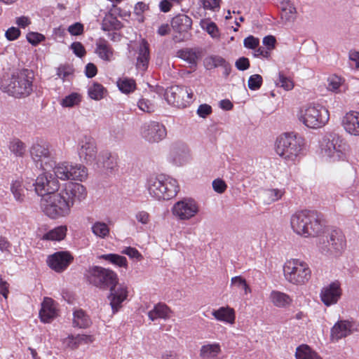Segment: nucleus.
I'll use <instances>...</instances> for the list:
<instances>
[{
    "instance_id": "obj_1",
    "label": "nucleus",
    "mask_w": 359,
    "mask_h": 359,
    "mask_svg": "<svg viewBox=\"0 0 359 359\" xmlns=\"http://www.w3.org/2000/svg\"><path fill=\"white\" fill-rule=\"evenodd\" d=\"M87 196L86 187L79 183H67L55 193L41 200V208L49 218L57 219L67 217L75 202H81Z\"/></svg>"
},
{
    "instance_id": "obj_2",
    "label": "nucleus",
    "mask_w": 359,
    "mask_h": 359,
    "mask_svg": "<svg viewBox=\"0 0 359 359\" xmlns=\"http://www.w3.org/2000/svg\"><path fill=\"white\" fill-rule=\"evenodd\" d=\"M290 225L293 231L305 238L318 237L325 231L323 216L316 210H303L292 215Z\"/></svg>"
},
{
    "instance_id": "obj_3",
    "label": "nucleus",
    "mask_w": 359,
    "mask_h": 359,
    "mask_svg": "<svg viewBox=\"0 0 359 359\" xmlns=\"http://www.w3.org/2000/svg\"><path fill=\"white\" fill-rule=\"evenodd\" d=\"M319 148L322 158L327 162L346 161L350 156L347 141L335 132L326 133L319 141Z\"/></svg>"
},
{
    "instance_id": "obj_4",
    "label": "nucleus",
    "mask_w": 359,
    "mask_h": 359,
    "mask_svg": "<svg viewBox=\"0 0 359 359\" xmlns=\"http://www.w3.org/2000/svg\"><path fill=\"white\" fill-rule=\"evenodd\" d=\"M33 82V72L22 69L14 72L8 78H4L1 81L0 88L3 92L15 97H25L32 93Z\"/></svg>"
},
{
    "instance_id": "obj_5",
    "label": "nucleus",
    "mask_w": 359,
    "mask_h": 359,
    "mask_svg": "<svg viewBox=\"0 0 359 359\" xmlns=\"http://www.w3.org/2000/svg\"><path fill=\"white\" fill-rule=\"evenodd\" d=\"M305 140L295 133H285L275 142V151L285 162L295 163L304 156Z\"/></svg>"
},
{
    "instance_id": "obj_6",
    "label": "nucleus",
    "mask_w": 359,
    "mask_h": 359,
    "mask_svg": "<svg viewBox=\"0 0 359 359\" xmlns=\"http://www.w3.org/2000/svg\"><path fill=\"white\" fill-rule=\"evenodd\" d=\"M147 187L150 196L157 200H169L175 197L180 188L175 179L165 175L151 176Z\"/></svg>"
},
{
    "instance_id": "obj_7",
    "label": "nucleus",
    "mask_w": 359,
    "mask_h": 359,
    "mask_svg": "<svg viewBox=\"0 0 359 359\" xmlns=\"http://www.w3.org/2000/svg\"><path fill=\"white\" fill-rule=\"evenodd\" d=\"M319 251L330 258H337L342 255L346 248V239L339 229H332L327 236V241H320Z\"/></svg>"
},
{
    "instance_id": "obj_8",
    "label": "nucleus",
    "mask_w": 359,
    "mask_h": 359,
    "mask_svg": "<svg viewBox=\"0 0 359 359\" xmlns=\"http://www.w3.org/2000/svg\"><path fill=\"white\" fill-rule=\"evenodd\" d=\"M299 119L306 127L319 128L324 126L330 119L329 111L320 104H310L302 110Z\"/></svg>"
},
{
    "instance_id": "obj_9",
    "label": "nucleus",
    "mask_w": 359,
    "mask_h": 359,
    "mask_svg": "<svg viewBox=\"0 0 359 359\" xmlns=\"http://www.w3.org/2000/svg\"><path fill=\"white\" fill-rule=\"evenodd\" d=\"M87 280L93 285L107 290L118 283V276L112 270L99 266L88 269L86 273Z\"/></svg>"
},
{
    "instance_id": "obj_10",
    "label": "nucleus",
    "mask_w": 359,
    "mask_h": 359,
    "mask_svg": "<svg viewBox=\"0 0 359 359\" xmlns=\"http://www.w3.org/2000/svg\"><path fill=\"white\" fill-rule=\"evenodd\" d=\"M284 275L290 283L294 285H303L310 280L311 271L306 262L294 259L285 263Z\"/></svg>"
},
{
    "instance_id": "obj_11",
    "label": "nucleus",
    "mask_w": 359,
    "mask_h": 359,
    "mask_svg": "<svg viewBox=\"0 0 359 359\" xmlns=\"http://www.w3.org/2000/svg\"><path fill=\"white\" fill-rule=\"evenodd\" d=\"M53 172L56 178L61 180H76L83 182L88 176L87 168L79 163L63 161L55 164Z\"/></svg>"
},
{
    "instance_id": "obj_12",
    "label": "nucleus",
    "mask_w": 359,
    "mask_h": 359,
    "mask_svg": "<svg viewBox=\"0 0 359 359\" xmlns=\"http://www.w3.org/2000/svg\"><path fill=\"white\" fill-rule=\"evenodd\" d=\"M164 96L169 104L184 108L191 102L193 93L185 86H174L166 89Z\"/></svg>"
},
{
    "instance_id": "obj_13",
    "label": "nucleus",
    "mask_w": 359,
    "mask_h": 359,
    "mask_svg": "<svg viewBox=\"0 0 359 359\" xmlns=\"http://www.w3.org/2000/svg\"><path fill=\"white\" fill-rule=\"evenodd\" d=\"M29 153L32 159L39 166L43 169L46 170L48 165L52 167L53 156L49 149V144L46 142L40 140L34 142L29 149Z\"/></svg>"
},
{
    "instance_id": "obj_14",
    "label": "nucleus",
    "mask_w": 359,
    "mask_h": 359,
    "mask_svg": "<svg viewBox=\"0 0 359 359\" xmlns=\"http://www.w3.org/2000/svg\"><path fill=\"white\" fill-rule=\"evenodd\" d=\"M32 187H34V191L38 196L44 198L57 191L60 183L55 175L44 172L36 177Z\"/></svg>"
},
{
    "instance_id": "obj_15",
    "label": "nucleus",
    "mask_w": 359,
    "mask_h": 359,
    "mask_svg": "<svg viewBox=\"0 0 359 359\" xmlns=\"http://www.w3.org/2000/svg\"><path fill=\"white\" fill-rule=\"evenodd\" d=\"M199 212V205L193 198H184L176 202L172 208L173 216L180 221L189 220Z\"/></svg>"
},
{
    "instance_id": "obj_16",
    "label": "nucleus",
    "mask_w": 359,
    "mask_h": 359,
    "mask_svg": "<svg viewBox=\"0 0 359 359\" xmlns=\"http://www.w3.org/2000/svg\"><path fill=\"white\" fill-rule=\"evenodd\" d=\"M78 154L86 163L93 165L97 157L95 140L89 135H83L78 140Z\"/></svg>"
},
{
    "instance_id": "obj_17",
    "label": "nucleus",
    "mask_w": 359,
    "mask_h": 359,
    "mask_svg": "<svg viewBox=\"0 0 359 359\" xmlns=\"http://www.w3.org/2000/svg\"><path fill=\"white\" fill-rule=\"evenodd\" d=\"M140 135L143 139L149 142H158L166 137L167 130L163 123L150 121L142 124Z\"/></svg>"
},
{
    "instance_id": "obj_18",
    "label": "nucleus",
    "mask_w": 359,
    "mask_h": 359,
    "mask_svg": "<svg viewBox=\"0 0 359 359\" xmlns=\"http://www.w3.org/2000/svg\"><path fill=\"white\" fill-rule=\"evenodd\" d=\"M74 260L69 251H58L48 256L47 265L57 273H62L67 269Z\"/></svg>"
},
{
    "instance_id": "obj_19",
    "label": "nucleus",
    "mask_w": 359,
    "mask_h": 359,
    "mask_svg": "<svg viewBox=\"0 0 359 359\" xmlns=\"http://www.w3.org/2000/svg\"><path fill=\"white\" fill-rule=\"evenodd\" d=\"M341 295L342 289L341 283L338 280H334L325 285L322 287L320 292V300L326 306L336 304Z\"/></svg>"
},
{
    "instance_id": "obj_20",
    "label": "nucleus",
    "mask_w": 359,
    "mask_h": 359,
    "mask_svg": "<svg viewBox=\"0 0 359 359\" xmlns=\"http://www.w3.org/2000/svg\"><path fill=\"white\" fill-rule=\"evenodd\" d=\"M359 331L358 325L353 320H338L331 329V337L334 340H339Z\"/></svg>"
},
{
    "instance_id": "obj_21",
    "label": "nucleus",
    "mask_w": 359,
    "mask_h": 359,
    "mask_svg": "<svg viewBox=\"0 0 359 359\" xmlns=\"http://www.w3.org/2000/svg\"><path fill=\"white\" fill-rule=\"evenodd\" d=\"M108 299L110 302L113 313H116L122 306V303L128 297V287L124 284H116L109 288Z\"/></svg>"
},
{
    "instance_id": "obj_22",
    "label": "nucleus",
    "mask_w": 359,
    "mask_h": 359,
    "mask_svg": "<svg viewBox=\"0 0 359 359\" xmlns=\"http://www.w3.org/2000/svg\"><path fill=\"white\" fill-rule=\"evenodd\" d=\"M58 316L57 303L50 297H44L39 311V318L41 322L50 323Z\"/></svg>"
},
{
    "instance_id": "obj_23",
    "label": "nucleus",
    "mask_w": 359,
    "mask_h": 359,
    "mask_svg": "<svg viewBox=\"0 0 359 359\" xmlns=\"http://www.w3.org/2000/svg\"><path fill=\"white\" fill-rule=\"evenodd\" d=\"M116 160V156L112 155L108 151H103L98 154L95 162H94L92 165H93L95 169H97L100 171L111 172L117 165Z\"/></svg>"
},
{
    "instance_id": "obj_24",
    "label": "nucleus",
    "mask_w": 359,
    "mask_h": 359,
    "mask_svg": "<svg viewBox=\"0 0 359 359\" xmlns=\"http://www.w3.org/2000/svg\"><path fill=\"white\" fill-rule=\"evenodd\" d=\"M137 53V69L142 72L147 71L150 61V48L149 44L145 39H140Z\"/></svg>"
},
{
    "instance_id": "obj_25",
    "label": "nucleus",
    "mask_w": 359,
    "mask_h": 359,
    "mask_svg": "<svg viewBox=\"0 0 359 359\" xmlns=\"http://www.w3.org/2000/svg\"><path fill=\"white\" fill-rule=\"evenodd\" d=\"M342 125L345 131L354 136H359V112L351 111L343 118Z\"/></svg>"
},
{
    "instance_id": "obj_26",
    "label": "nucleus",
    "mask_w": 359,
    "mask_h": 359,
    "mask_svg": "<svg viewBox=\"0 0 359 359\" xmlns=\"http://www.w3.org/2000/svg\"><path fill=\"white\" fill-rule=\"evenodd\" d=\"M95 53L102 60L109 62L114 55V49L104 38H99L95 42Z\"/></svg>"
},
{
    "instance_id": "obj_27",
    "label": "nucleus",
    "mask_w": 359,
    "mask_h": 359,
    "mask_svg": "<svg viewBox=\"0 0 359 359\" xmlns=\"http://www.w3.org/2000/svg\"><path fill=\"white\" fill-rule=\"evenodd\" d=\"M94 338L92 335L88 334H70L63 340V344L71 349H76L81 345L93 343Z\"/></svg>"
},
{
    "instance_id": "obj_28",
    "label": "nucleus",
    "mask_w": 359,
    "mask_h": 359,
    "mask_svg": "<svg viewBox=\"0 0 359 359\" xmlns=\"http://www.w3.org/2000/svg\"><path fill=\"white\" fill-rule=\"evenodd\" d=\"M176 56L187 62L190 68L195 69L200 57V53L196 49L185 48L178 50Z\"/></svg>"
},
{
    "instance_id": "obj_29",
    "label": "nucleus",
    "mask_w": 359,
    "mask_h": 359,
    "mask_svg": "<svg viewBox=\"0 0 359 359\" xmlns=\"http://www.w3.org/2000/svg\"><path fill=\"white\" fill-rule=\"evenodd\" d=\"M191 18L184 14L176 15L171 21L172 29L179 33L188 32L191 28Z\"/></svg>"
},
{
    "instance_id": "obj_30",
    "label": "nucleus",
    "mask_w": 359,
    "mask_h": 359,
    "mask_svg": "<svg viewBox=\"0 0 359 359\" xmlns=\"http://www.w3.org/2000/svg\"><path fill=\"white\" fill-rule=\"evenodd\" d=\"M172 311L164 303H158L148 312V317L151 321L158 319L167 320L170 317Z\"/></svg>"
},
{
    "instance_id": "obj_31",
    "label": "nucleus",
    "mask_w": 359,
    "mask_h": 359,
    "mask_svg": "<svg viewBox=\"0 0 359 359\" xmlns=\"http://www.w3.org/2000/svg\"><path fill=\"white\" fill-rule=\"evenodd\" d=\"M72 325L74 327L86 329L92 325V320L85 311L76 309L73 312Z\"/></svg>"
},
{
    "instance_id": "obj_32",
    "label": "nucleus",
    "mask_w": 359,
    "mask_h": 359,
    "mask_svg": "<svg viewBox=\"0 0 359 359\" xmlns=\"http://www.w3.org/2000/svg\"><path fill=\"white\" fill-rule=\"evenodd\" d=\"M191 158L189 149L183 147L181 149H175L170 154V161L177 166L187 163Z\"/></svg>"
},
{
    "instance_id": "obj_33",
    "label": "nucleus",
    "mask_w": 359,
    "mask_h": 359,
    "mask_svg": "<svg viewBox=\"0 0 359 359\" xmlns=\"http://www.w3.org/2000/svg\"><path fill=\"white\" fill-rule=\"evenodd\" d=\"M212 315L219 321L233 324L235 321L234 310L229 306L220 307L212 311Z\"/></svg>"
},
{
    "instance_id": "obj_34",
    "label": "nucleus",
    "mask_w": 359,
    "mask_h": 359,
    "mask_svg": "<svg viewBox=\"0 0 359 359\" xmlns=\"http://www.w3.org/2000/svg\"><path fill=\"white\" fill-rule=\"evenodd\" d=\"M67 231L66 226H58L44 233L41 239L43 241H60L65 238Z\"/></svg>"
},
{
    "instance_id": "obj_35",
    "label": "nucleus",
    "mask_w": 359,
    "mask_h": 359,
    "mask_svg": "<svg viewBox=\"0 0 359 359\" xmlns=\"http://www.w3.org/2000/svg\"><path fill=\"white\" fill-rule=\"evenodd\" d=\"M220 351L221 347L218 343L206 344L202 346L200 355L201 359H217Z\"/></svg>"
},
{
    "instance_id": "obj_36",
    "label": "nucleus",
    "mask_w": 359,
    "mask_h": 359,
    "mask_svg": "<svg viewBox=\"0 0 359 359\" xmlns=\"http://www.w3.org/2000/svg\"><path fill=\"white\" fill-rule=\"evenodd\" d=\"M270 297L273 304L277 307H286L292 301L288 294L279 291H272Z\"/></svg>"
},
{
    "instance_id": "obj_37",
    "label": "nucleus",
    "mask_w": 359,
    "mask_h": 359,
    "mask_svg": "<svg viewBox=\"0 0 359 359\" xmlns=\"http://www.w3.org/2000/svg\"><path fill=\"white\" fill-rule=\"evenodd\" d=\"M118 90L124 94H130L136 89L135 80L128 77L119 78L116 81Z\"/></svg>"
},
{
    "instance_id": "obj_38",
    "label": "nucleus",
    "mask_w": 359,
    "mask_h": 359,
    "mask_svg": "<svg viewBox=\"0 0 359 359\" xmlns=\"http://www.w3.org/2000/svg\"><path fill=\"white\" fill-rule=\"evenodd\" d=\"M99 259H103L109 264L119 267H126L127 259L125 257L113 253L104 254L97 257Z\"/></svg>"
},
{
    "instance_id": "obj_39",
    "label": "nucleus",
    "mask_w": 359,
    "mask_h": 359,
    "mask_svg": "<svg viewBox=\"0 0 359 359\" xmlns=\"http://www.w3.org/2000/svg\"><path fill=\"white\" fill-rule=\"evenodd\" d=\"M121 27V22L111 14L107 15L102 20V29L104 32L116 31Z\"/></svg>"
},
{
    "instance_id": "obj_40",
    "label": "nucleus",
    "mask_w": 359,
    "mask_h": 359,
    "mask_svg": "<svg viewBox=\"0 0 359 359\" xmlns=\"http://www.w3.org/2000/svg\"><path fill=\"white\" fill-rule=\"evenodd\" d=\"M296 359H322V358L307 345H301L297 348Z\"/></svg>"
},
{
    "instance_id": "obj_41",
    "label": "nucleus",
    "mask_w": 359,
    "mask_h": 359,
    "mask_svg": "<svg viewBox=\"0 0 359 359\" xmlns=\"http://www.w3.org/2000/svg\"><path fill=\"white\" fill-rule=\"evenodd\" d=\"M10 151L16 157H23L26 152V145L18 138H13L8 144Z\"/></svg>"
},
{
    "instance_id": "obj_42",
    "label": "nucleus",
    "mask_w": 359,
    "mask_h": 359,
    "mask_svg": "<svg viewBox=\"0 0 359 359\" xmlns=\"http://www.w3.org/2000/svg\"><path fill=\"white\" fill-rule=\"evenodd\" d=\"M200 26L202 29L207 32L212 38L219 39L220 37V33L217 25L210 19L201 20L200 21Z\"/></svg>"
},
{
    "instance_id": "obj_43",
    "label": "nucleus",
    "mask_w": 359,
    "mask_h": 359,
    "mask_svg": "<svg viewBox=\"0 0 359 359\" xmlns=\"http://www.w3.org/2000/svg\"><path fill=\"white\" fill-rule=\"evenodd\" d=\"M82 101V96L78 93L73 92L65 96L60 101L62 107L72 108L80 104Z\"/></svg>"
},
{
    "instance_id": "obj_44",
    "label": "nucleus",
    "mask_w": 359,
    "mask_h": 359,
    "mask_svg": "<svg viewBox=\"0 0 359 359\" xmlns=\"http://www.w3.org/2000/svg\"><path fill=\"white\" fill-rule=\"evenodd\" d=\"M105 88L100 83L94 82L88 88V95L92 100H100L104 97Z\"/></svg>"
},
{
    "instance_id": "obj_45",
    "label": "nucleus",
    "mask_w": 359,
    "mask_h": 359,
    "mask_svg": "<svg viewBox=\"0 0 359 359\" xmlns=\"http://www.w3.org/2000/svg\"><path fill=\"white\" fill-rule=\"evenodd\" d=\"M93 233L97 238H105L109 234V227L104 222H95L91 226Z\"/></svg>"
},
{
    "instance_id": "obj_46",
    "label": "nucleus",
    "mask_w": 359,
    "mask_h": 359,
    "mask_svg": "<svg viewBox=\"0 0 359 359\" xmlns=\"http://www.w3.org/2000/svg\"><path fill=\"white\" fill-rule=\"evenodd\" d=\"M24 188H25L27 190L29 189V187L22 186V182L18 180H15L12 182L11 186V190L16 201H23L25 196Z\"/></svg>"
},
{
    "instance_id": "obj_47",
    "label": "nucleus",
    "mask_w": 359,
    "mask_h": 359,
    "mask_svg": "<svg viewBox=\"0 0 359 359\" xmlns=\"http://www.w3.org/2000/svg\"><path fill=\"white\" fill-rule=\"evenodd\" d=\"M226 60L219 55H212L205 60V67L207 69H212L225 65Z\"/></svg>"
},
{
    "instance_id": "obj_48",
    "label": "nucleus",
    "mask_w": 359,
    "mask_h": 359,
    "mask_svg": "<svg viewBox=\"0 0 359 359\" xmlns=\"http://www.w3.org/2000/svg\"><path fill=\"white\" fill-rule=\"evenodd\" d=\"M231 286L236 287L238 290L243 291L244 294H247L251 292V289L248 285L245 279L240 276L233 277L231 280Z\"/></svg>"
},
{
    "instance_id": "obj_49",
    "label": "nucleus",
    "mask_w": 359,
    "mask_h": 359,
    "mask_svg": "<svg viewBox=\"0 0 359 359\" xmlns=\"http://www.w3.org/2000/svg\"><path fill=\"white\" fill-rule=\"evenodd\" d=\"M285 194V189H269L265 191V194L268 198L269 203L278 201L282 198Z\"/></svg>"
},
{
    "instance_id": "obj_50",
    "label": "nucleus",
    "mask_w": 359,
    "mask_h": 359,
    "mask_svg": "<svg viewBox=\"0 0 359 359\" xmlns=\"http://www.w3.org/2000/svg\"><path fill=\"white\" fill-rule=\"evenodd\" d=\"M137 105L140 110L145 113L151 114L156 110L155 104L151 100L144 97L140 98Z\"/></svg>"
},
{
    "instance_id": "obj_51",
    "label": "nucleus",
    "mask_w": 359,
    "mask_h": 359,
    "mask_svg": "<svg viewBox=\"0 0 359 359\" xmlns=\"http://www.w3.org/2000/svg\"><path fill=\"white\" fill-rule=\"evenodd\" d=\"M343 83L341 77L337 75H332L327 79V89L330 91L337 93L340 90V87Z\"/></svg>"
},
{
    "instance_id": "obj_52",
    "label": "nucleus",
    "mask_w": 359,
    "mask_h": 359,
    "mask_svg": "<svg viewBox=\"0 0 359 359\" xmlns=\"http://www.w3.org/2000/svg\"><path fill=\"white\" fill-rule=\"evenodd\" d=\"M276 85L285 90H290L294 88V83L292 79L285 76L282 72L278 73V80L276 81Z\"/></svg>"
},
{
    "instance_id": "obj_53",
    "label": "nucleus",
    "mask_w": 359,
    "mask_h": 359,
    "mask_svg": "<svg viewBox=\"0 0 359 359\" xmlns=\"http://www.w3.org/2000/svg\"><path fill=\"white\" fill-rule=\"evenodd\" d=\"M262 83L263 79L262 76L259 74H253L250 76L248 86L251 90H257L261 88Z\"/></svg>"
},
{
    "instance_id": "obj_54",
    "label": "nucleus",
    "mask_w": 359,
    "mask_h": 359,
    "mask_svg": "<svg viewBox=\"0 0 359 359\" xmlns=\"http://www.w3.org/2000/svg\"><path fill=\"white\" fill-rule=\"evenodd\" d=\"M26 38L28 42L33 46H36L39 43L45 40V36L43 34L33 32H29L27 34Z\"/></svg>"
},
{
    "instance_id": "obj_55",
    "label": "nucleus",
    "mask_w": 359,
    "mask_h": 359,
    "mask_svg": "<svg viewBox=\"0 0 359 359\" xmlns=\"http://www.w3.org/2000/svg\"><path fill=\"white\" fill-rule=\"evenodd\" d=\"M70 48L72 50L73 53L79 57H83L86 53L84 46L81 42L79 41L73 42L71 44Z\"/></svg>"
},
{
    "instance_id": "obj_56",
    "label": "nucleus",
    "mask_w": 359,
    "mask_h": 359,
    "mask_svg": "<svg viewBox=\"0 0 359 359\" xmlns=\"http://www.w3.org/2000/svg\"><path fill=\"white\" fill-rule=\"evenodd\" d=\"M244 46L249 49L255 50L259 45V40L253 36L246 37L243 41Z\"/></svg>"
},
{
    "instance_id": "obj_57",
    "label": "nucleus",
    "mask_w": 359,
    "mask_h": 359,
    "mask_svg": "<svg viewBox=\"0 0 359 359\" xmlns=\"http://www.w3.org/2000/svg\"><path fill=\"white\" fill-rule=\"evenodd\" d=\"M68 32L72 36H79L83 32V25L80 22H75L68 27Z\"/></svg>"
},
{
    "instance_id": "obj_58",
    "label": "nucleus",
    "mask_w": 359,
    "mask_h": 359,
    "mask_svg": "<svg viewBox=\"0 0 359 359\" xmlns=\"http://www.w3.org/2000/svg\"><path fill=\"white\" fill-rule=\"evenodd\" d=\"M20 35V31L18 28L11 27L7 29L5 33V36L8 41H14L17 39Z\"/></svg>"
},
{
    "instance_id": "obj_59",
    "label": "nucleus",
    "mask_w": 359,
    "mask_h": 359,
    "mask_svg": "<svg viewBox=\"0 0 359 359\" xmlns=\"http://www.w3.org/2000/svg\"><path fill=\"white\" fill-rule=\"evenodd\" d=\"M236 67L240 71H245L250 67L249 59L245 57H239L235 63Z\"/></svg>"
},
{
    "instance_id": "obj_60",
    "label": "nucleus",
    "mask_w": 359,
    "mask_h": 359,
    "mask_svg": "<svg viewBox=\"0 0 359 359\" xmlns=\"http://www.w3.org/2000/svg\"><path fill=\"white\" fill-rule=\"evenodd\" d=\"M135 218L138 222L144 225L147 224L150 221L149 214L144 210L138 211L135 214Z\"/></svg>"
},
{
    "instance_id": "obj_61",
    "label": "nucleus",
    "mask_w": 359,
    "mask_h": 359,
    "mask_svg": "<svg viewBox=\"0 0 359 359\" xmlns=\"http://www.w3.org/2000/svg\"><path fill=\"white\" fill-rule=\"evenodd\" d=\"M212 187L216 192L222 194L225 191L227 187L223 180L216 179L212 182Z\"/></svg>"
},
{
    "instance_id": "obj_62",
    "label": "nucleus",
    "mask_w": 359,
    "mask_h": 359,
    "mask_svg": "<svg viewBox=\"0 0 359 359\" xmlns=\"http://www.w3.org/2000/svg\"><path fill=\"white\" fill-rule=\"evenodd\" d=\"M348 57L351 61V66L359 69V51L350 50Z\"/></svg>"
},
{
    "instance_id": "obj_63",
    "label": "nucleus",
    "mask_w": 359,
    "mask_h": 359,
    "mask_svg": "<svg viewBox=\"0 0 359 359\" xmlns=\"http://www.w3.org/2000/svg\"><path fill=\"white\" fill-rule=\"evenodd\" d=\"M122 252L133 259H140L142 257L141 254L135 248L127 247L123 250Z\"/></svg>"
},
{
    "instance_id": "obj_64",
    "label": "nucleus",
    "mask_w": 359,
    "mask_h": 359,
    "mask_svg": "<svg viewBox=\"0 0 359 359\" xmlns=\"http://www.w3.org/2000/svg\"><path fill=\"white\" fill-rule=\"evenodd\" d=\"M253 55L255 57H262L263 58L269 59L271 56V53L264 47H257L254 50Z\"/></svg>"
}]
</instances>
